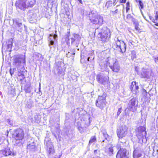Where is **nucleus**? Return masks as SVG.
<instances>
[{
  "label": "nucleus",
  "mask_w": 158,
  "mask_h": 158,
  "mask_svg": "<svg viewBox=\"0 0 158 158\" xmlns=\"http://www.w3.org/2000/svg\"><path fill=\"white\" fill-rule=\"evenodd\" d=\"M157 20L154 19H152V22L155 23V25L158 26V23L157 22Z\"/></svg>",
  "instance_id": "obj_43"
},
{
  "label": "nucleus",
  "mask_w": 158,
  "mask_h": 158,
  "mask_svg": "<svg viewBox=\"0 0 158 158\" xmlns=\"http://www.w3.org/2000/svg\"><path fill=\"white\" fill-rule=\"evenodd\" d=\"M78 3H80L81 4H83V2L82 0H77Z\"/></svg>",
  "instance_id": "obj_51"
},
{
  "label": "nucleus",
  "mask_w": 158,
  "mask_h": 158,
  "mask_svg": "<svg viewBox=\"0 0 158 158\" xmlns=\"http://www.w3.org/2000/svg\"><path fill=\"white\" fill-rule=\"evenodd\" d=\"M98 33L99 40L103 43L108 41L110 38L111 32L106 27H100L95 29V33Z\"/></svg>",
  "instance_id": "obj_1"
},
{
  "label": "nucleus",
  "mask_w": 158,
  "mask_h": 158,
  "mask_svg": "<svg viewBox=\"0 0 158 158\" xmlns=\"http://www.w3.org/2000/svg\"><path fill=\"white\" fill-rule=\"evenodd\" d=\"M15 5L17 8L21 10L24 8H27L26 3L25 2V1H24V0H18L17 1Z\"/></svg>",
  "instance_id": "obj_20"
},
{
  "label": "nucleus",
  "mask_w": 158,
  "mask_h": 158,
  "mask_svg": "<svg viewBox=\"0 0 158 158\" xmlns=\"http://www.w3.org/2000/svg\"><path fill=\"white\" fill-rule=\"evenodd\" d=\"M128 11V10H126V13H127V12Z\"/></svg>",
  "instance_id": "obj_62"
},
{
  "label": "nucleus",
  "mask_w": 158,
  "mask_h": 158,
  "mask_svg": "<svg viewBox=\"0 0 158 158\" xmlns=\"http://www.w3.org/2000/svg\"><path fill=\"white\" fill-rule=\"evenodd\" d=\"M121 145V144H120H120H119V143L117 145V147H118V148H121V145Z\"/></svg>",
  "instance_id": "obj_53"
},
{
  "label": "nucleus",
  "mask_w": 158,
  "mask_h": 158,
  "mask_svg": "<svg viewBox=\"0 0 158 158\" xmlns=\"http://www.w3.org/2000/svg\"><path fill=\"white\" fill-rule=\"evenodd\" d=\"M143 153L140 149L136 148L134 150L133 152V158H144V156Z\"/></svg>",
  "instance_id": "obj_18"
},
{
  "label": "nucleus",
  "mask_w": 158,
  "mask_h": 158,
  "mask_svg": "<svg viewBox=\"0 0 158 158\" xmlns=\"http://www.w3.org/2000/svg\"><path fill=\"white\" fill-rule=\"evenodd\" d=\"M105 141V140H103L102 141V142H104Z\"/></svg>",
  "instance_id": "obj_64"
},
{
  "label": "nucleus",
  "mask_w": 158,
  "mask_h": 158,
  "mask_svg": "<svg viewBox=\"0 0 158 158\" xmlns=\"http://www.w3.org/2000/svg\"><path fill=\"white\" fill-rule=\"evenodd\" d=\"M7 122L8 124L11 125H13V121L10 119H7Z\"/></svg>",
  "instance_id": "obj_41"
},
{
  "label": "nucleus",
  "mask_w": 158,
  "mask_h": 158,
  "mask_svg": "<svg viewBox=\"0 0 158 158\" xmlns=\"http://www.w3.org/2000/svg\"><path fill=\"white\" fill-rule=\"evenodd\" d=\"M12 136L15 139V143L17 145L19 146L22 145L24 142V131L22 129H18L15 130L12 135Z\"/></svg>",
  "instance_id": "obj_3"
},
{
  "label": "nucleus",
  "mask_w": 158,
  "mask_h": 158,
  "mask_svg": "<svg viewBox=\"0 0 158 158\" xmlns=\"http://www.w3.org/2000/svg\"><path fill=\"white\" fill-rule=\"evenodd\" d=\"M138 25H139V24H137V25H136V24H135V29L136 30H138Z\"/></svg>",
  "instance_id": "obj_52"
},
{
  "label": "nucleus",
  "mask_w": 158,
  "mask_h": 158,
  "mask_svg": "<svg viewBox=\"0 0 158 158\" xmlns=\"http://www.w3.org/2000/svg\"><path fill=\"white\" fill-rule=\"evenodd\" d=\"M137 106V100L135 98H133L129 101L127 108L130 111L134 112L136 110Z\"/></svg>",
  "instance_id": "obj_14"
},
{
  "label": "nucleus",
  "mask_w": 158,
  "mask_h": 158,
  "mask_svg": "<svg viewBox=\"0 0 158 158\" xmlns=\"http://www.w3.org/2000/svg\"><path fill=\"white\" fill-rule=\"evenodd\" d=\"M25 64V58L23 55H17L14 58L13 64L16 66L18 72H23Z\"/></svg>",
  "instance_id": "obj_4"
},
{
  "label": "nucleus",
  "mask_w": 158,
  "mask_h": 158,
  "mask_svg": "<svg viewBox=\"0 0 158 158\" xmlns=\"http://www.w3.org/2000/svg\"><path fill=\"white\" fill-rule=\"evenodd\" d=\"M0 154H2L5 156H7L9 155L14 156L15 154L10 150L9 148L7 147L5 149L0 151Z\"/></svg>",
  "instance_id": "obj_21"
},
{
  "label": "nucleus",
  "mask_w": 158,
  "mask_h": 158,
  "mask_svg": "<svg viewBox=\"0 0 158 158\" xmlns=\"http://www.w3.org/2000/svg\"><path fill=\"white\" fill-rule=\"evenodd\" d=\"M154 60L156 63H158V56L157 57L154 58Z\"/></svg>",
  "instance_id": "obj_48"
},
{
  "label": "nucleus",
  "mask_w": 158,
  "mask_h": 158,
  "mask_svg": "<svg viewBox=\"0 0 158 158\" xmlns=\"http://www.w3.org/2000/svg\"><path fill=\"white\" fill-rule=\"evenodd\" d=\"M15 69H13V70L11 68L10 69V73L11 76L14 74L15 71Z\"/></svg>",
  "instance_id": "obj_39"
},
{
  "label": "nucleus",
  "mask_w": 158,
  "mask_h": 158,
  "mask_svg": "<svg viewBox=\"0 0 158 158\" xmlns=\"http://www.w3.org/2000/svg\"><path fill=\"white\" fill-rule=\"evenodd\" d=\"M102 132L103 134V136H104L105 135H106L107 133L105 130H102Z\"/></svg>",
  "instance_id": "obj_45"
},
{
  "label": "nucleus",
  "mask_w": 158,
  "mask_h": 158,
  "mask_svg": "<svg viewBox=\"0 0 158 158\" xmlns=\"http://www.w3.org/2000/svg\"><path fill=\"white\" fill-rule=\"evenodd\" d=\"M133 17L130 14H128L127 15V19L128 20L132 19Z\"/></svg>",
  "instance_id": "obj_40"
},
{
  "label": "nucleus",
  "mask_w": 158,
  "mask_h": 158,
  "mask_svg": "<svg viewBox=\"0 0 158 158\" xmlns=\"http://www.w3.org/2000/svg\"><path fill=\"white\" fill-rule=\"evenodd\" d=\"M114 41L115 44L113 46L114 48L122 53L125 52L126 50V44L119 37H115Z\"/></svg>",
  "instance_id": "obj_7"
},
{
  "label": "nucleus",
  "mask_w": 158,
  "mask_h": 158,
  "mask_svg": "<svg viewBox=\"0 0 158 158\" xmlns=\"http://www.w3.org/2000/svg\"><path fill=\"white\" fill-rule=\"evenodd\" d=\"M26 3L27 8L32 7L35 4V0H24Z\"/></svg>",
  "instance_id": "obj_24"
},
{
  "label": "nucleus",
  "mask_w": 158,
  "mask_h": 158,
  "mask_svg": "<svg viewBox=\"0 0 158 158\" xmlns=\"http://www.w3.org/2000/svg\"><path fill=\"white\" fill-rule=\"evenodd\" d=\"M121 112H122V108H119L118 109V112H117V114L118 116L121 113Z\"/></svg>",
  "instance_id": "obj_44"
},
{
  "label": "nucleus",
  "mask_w": 158,
  "mask_h": 158,
  "mask_svg": "<svg viewBox=\"0 0 158 158\" xmlns=\"http://www.w3.org/2000/svg\"><path fill=\"white\" fill-rule=\"evenodd\" d=\"M87 57L85 56V58L87 59V61L89 62L93 67H94V59L95 56L94 52L91 51L88 52L86 54Z\"/></svg>",
  "instance_id": "obj_17"
},
{
  "label": "nucleus",
  "mask_w": 158,
  "mask_h": 158,
  "mask_svg": "<svg viewBox=\"0 0 158 158\" xmlns=\"http://www.w3.org/2000/svg\"><path fill=\"white\" fill-rule=\"evenodd\" d=\"M77 128L80 133H82L85 130V128L84 127H82L83 123L81 124L79 123H77Z\"/></svg>",
  "instance_id": "obj_28"
},
{
  "label": "nucleus",
  "mask_w": 158,
  "mask_h": 158,
  "mask_svg": "<svg viewBox=\"0 0 158 158\" xmlns=\"http://www.w3.org/2000/svg\"><path fill=\"white\" fill-rule=\"evenodd\" d=\"M139 88V87L137 85L135 81H133L131 83V84L130 87V89L133 94H137L138 93Z\"/></svg>",
  "instance_id": "obj_22"
},
{
  "label": "nucleus",
  "mask_w": 158,
  "mask_h": 158,
  "mask_svg": "<svg viewBox=\"0 0 158 158\" xmlns=\"http://www.w3.org/2000/svg\"><path fill=\"white\" fill-rule=\"evenodd\" d=\"M58 36L57 35L50 34L48 38V45L50 48L49 52H53L57 46Z\"/></svg>",
  "instance_id": "obj_6"
},
{
  "label": "nucleus",
  "mask_w": 158,
  "mask_h": 158,
  "mask_svg": "<svg viewBox=\"0 0 158 158\" xmlns=\"http://www.w3.org/2000/svg\"><path fill=\"white\" fill-rule=\"evenodd\" d=\"M129 43H130L132 45H133V42L132 41H129Z\"/></svg>",
  "instance_id": "obj_57"
},
{
  "label": "nucleus",
  "mask_w": 158,
  "mask_h": 158,
  "mask_svg": "<svg viewBox=\"0 0 158 158\" xmlns=\"http://www.w3.org/2000/svg\"><path fill=\"white\" fill-rule=\"evenodd\" d=\"M33 102L32 100L30 99L27 101V104L26 105V107L28 108H31L32 106L33 105Z\"/></svg>",
  "instance_id": "obj_29"
},
{
  "label": "nucleus",
  "mask_w": 158,
  "mask_h": 158,
  "mask_svg": "<svg viewBox=\"0 0 158 158\" xmlns=\"http://www.w3.org/2000/svg\"><path fill=\"white\" fill-rule=\"evenodd\" d=\"M109 65L112 71L117 73L120 70V66L118 61L115 58H111L110 57L109 60Z\"/></svg>",
  "instance_id": "obj_11"
},
{
  "label": "nucleus",
  "mask_w": 158,
  "mask_h": 158,
  "mask_svg": "<svg viewBox=\"0 0 158 158\" xmlns=\"http://www.w3.org/2000/svg\"><path fill=\"white\" fill-rule=\"evenodd\" d=\"M2 140L1 138L0 137V145L2 144Z\"/></svg>",
  "instance_id": "obj_56"
},
{
  "label": "nucleus",
  "mask_w": 158,
  "mask_h": 158,
  "mask_svg": "<svg viewBox=\"0 0 158 158\" xmlns=\"http://www.w3.org/2000/svg\"><path fill=\"white\" fill-rule=\"evenodd\" d=\"M44 148L48 155H53L55 152L53 145L51 140L46 138L44 140Z\"/></svg>",
  "instance_id": "obj_10"
},
{
  "label": "nucleus",
  "mask_w": 158,
  "mask_h": 158,
  "mask_svg": "<svg viewBox=\"0 0 158 158\" xmlns=\"http://www.w3.org/2000/svg\"><path fill=\"white\" fill-rule=\"evenodd\" d=\"M89 14V17L90 18L92 17L90 19L91 23L94 24H98L102 25L103 24V19L102 16L98 15L96 13V10H90Z\"/></svg>",
  "instance_id": "obj_5"
},
{
  "label": "nucleus",
  "mask_w": 158,
  "mask_h": 158,
  "mask_svg": "<svg viewBox=\"0 0 158 158\" xmlns=\"http://www.w3.org/2000/svg\"><path fill=\"white\" fill-rule=\"evenodd\" d=\"M137 3H139L138 4L140 9L141 10V9H143V2L139 0L138 1Z\"/></svg>",
  "instance_id": "obj_34"
},
{
  "label": "nucleus",
  "mask_w": 158,
  "mask_h": 158,
  "mask_svg": "<svg viewBox=\"0 0 158 158\" xmlns=\"http://www.w3.org/2000/svg\"><path fill=\"white\" fill-rule=\"evenodd\" d=\"M118 138V142L119 143H122L123 144L125 143L126 142V140H125V139H123V137H120Z\"/></svg>",
  "instance_id": "obj_36"
},
{
  "label": "nucleus",
  "mask_w": 158,
  "mask_h": 158,
  "mask_svg": "<svg viewBox=\"0 0 158 158\" xmlns=\"http://www.w3.org/2000/svg\"><path fill=\"white\" fill-rule=\"evenodd\" d=\"M110 57H108L105 61L100 63L99 64L102 71H106L108 70V64H109V60H110Z\"/></svg>",
  "instance_id": "obj_19"
},
{
  "label": "nucleus",
  "mask_w": 158,
  "mask_h": 158,
  "mask_svg": "<svg viewBox=\"0 0 158 158\" xmlns=\"http://www.w3.org/2000/svg\"><path fill=\"white\" fill-rule=\"evenodd\" d=\"M107 96V94L105 93H103L101 95L98 96L95 102L96 105L97 107L101 109H103L105 107L106 103V98Z\"/></svg>",
  "instance_id": "obj_9"
},
{
  "label": "nucleus",
  "mask_w": 158,
  "mask_h": 158,
  "mask_svg": "<svg viewBox=\"0 0 158 158\" xmlns=\"http://www.w3.org/2000/svg\"><path fill=\"white\" fill-rule=\"evenodd\" d=\"M12 46V42H10V43L8 44L7 45V49L9 51H11Z\"/></svg>",
  "instance_id": "obj_37"
},
{
  "label": "nucleus",
  "mask_w": 158,
  "mask_h": 158,
  "mask_svg": "<svg viewBox=\"0 0 158 158\" xmlns=\"http://www.w3.org/2000/svg\"><path fill=\"white\" fill-rule=\"evenodd\" d=\"M35 145L34 142H33L32 143L27 145V148L30 150H34L35 149Z\"/></svg>",
  "instance_id": "obj_31"
},
{
  "label": "nucleus",
  "mask_w": 158,
  "mask_h": 158,
  "mask_svg": "<svg viewBox=\"0 0 158 158\" xmlns=\"http://www.w3.org/2000/svg\"><path fill=\"white\" fill-rule=\"evenodd\" d=\"M157 12H156V15L155 16L154 19L158 20V15L157 13Z\"/></svg>",
  "instance_id": "obj_46"
},
{
  "label": "nucleus",
  "mask_w": 158,
  "mask_h": 158,
  "mask_svg": "<svg viewBox=\"0 0 158 158\" xmlns=\"http://www.w3.org/2000/svg\"><path fill=\"white\" fill-rule=\"evenodd\" d=\"M127 0H119V2L121 3H125Z\"/></svg>",
  "instance_id": "obj_49"
},
{
  "label": "nucleus",
  "mask_w": 158,
  "mask_h": 158,
  "mask_svg": "<svg viewBox=\"0 0 158 158\" xmlns=\"http://www.w3.org/2000/svg\"><path fill=\"white\" fill-rule=\"evenodd\" d=\"M140 12H141V14H142V15H143V17L144 18V15H143V12H142V10H140Z\"/></svg>",
  "instance_id": "obj_58"
},
{
  "label": "nucleus",
  "mask_w": 158,
  "mask_h": 158,
  "mask_svg": "<svg viewBox=\"0 0 158 158\" xmlns=\"http://www.w3.org/2000/svg\"><path fill=\"white\" fill-rule=\"evenodd\" d=\"M131 21L134 24H138V21L136 19H135L134 18H132V19L131 20Z\"/></svg>",
  "instance_id": "obj_38"
},
{
  "label": "nucleus",
  "mask_w": 158,
  "mask_h": 158,
  "mask_svg": "<svg viewBox=\"0 0 158 158\" xmlns=\"http://www.w3.org/2000/svg\"><path fill=\"white\" fill-rule=\"evenodd\" d=\"M146 128L144 127L140 126L137 128L136 135L139 139L140 143H145L146 142V132L145 131Z\"/></svg>",
  "instance_id": "obj_8"
},
{
  "label": "nucleus",
  "mask_w": 158,
  "mask_h": 158,
  "mask_svg": "<svg viewBox=\"0 0 158 158\" xmlns=\"http://www.w3.org/2000/svg\"><path fill=\"white\" fill-rule=\"evenodd\" d=\"M128 152L125 148H120L116 155V158H128Z\"/></svg>",
  "instance_id": "obj_16"
},
{
  "label": "nucleus",
  "mask_w": 158,
  "mask_h": 158,
  "mask_svg": "<svg viewBox=\"0 0 158 158\" xmlns=\"http://www.w3.org/2000/svg\"><path fill=\"white\" fill-rule=\"evenodd\" d=\"M104 137L105 138V139L106 140L107 142H109L110 141L111 139V136L107 134L106 135H104Z\"/></svg>",
  "instance_id": "obj_35"
},
{
  "label": "nucleus",
  "mask_w": 158,
  "mask_h": 158,
  "mask_svg": "<svg viewBox=\"0 0 158 158\" xmlns=\"http://www.w3.org/2000/svg\"><path fill=\"white\" fill-rule=\"evenodd\" d=\"M85 57V56L83 55L82 54H81V61H82V59L84 58V57Z\"/></svg>",
  "instance_id": "obj_50"
},
{
  "label": "nucleus",
  "mask_w": 158,
  "mask_h": 158,
  "mask_svg": "<svg viewBox=\"0 0 158 158\" xmlns=\"http://www.w3.org/2000/svg\"><path fill=\"white\" fill-rule=\"evenodd\" d=\"M24 90L27 93H30L31 91V87L30 86H26L25 87Z\"/></svg>",
  "instance_id": "obj_33"
},
{
  "label": "nucleus",
  "mask_w": 158,
  "mask_h": 158,
  "mask_svg": "<svg viewBox=\"0 0 158 158\" xmlns=\"http://www.w3.org/2000/svg\"><path fill=\"white\" fill-rule=\"evenodd\" d=\"M143 94L144 96H145L147 95V92L146 90H145L144 89H143Z\"/></svg>",
  "instance_id": "obj_47"
},
{
  "label": "nucleus",
  "mask_w": 158,
  "mask_h": 158,
  "mask_svg": "<svg viewBox=\"0 0 158 158\" xmlns=\"http://www.w3.org/2000/svg\"><path fill=\"white\" fill-rule=\"evenodd\" d=\"M130 3L128 2L126 3V10H129L130 8Z\"/></svg>",
  "instance_id": "obj_42"
},
{
  "label": "nucleus",
  "mask_w": 158,
  "mask_h": 158,
  "mask_svg": "<svg viewBox=\"0 0 158 158\" xmlns=\"http://www.w3.org/2000/svg\"><path fill=\"white\" fill-rule=\"evenodd\" d=\"M24 42L23 40H17L15 42V49H18L23 45Z\"/></svg>",
  "instance_id": "obj_26"
},
{
  "label": "nucleus",
  "mask_w": 158,
  "mask_h": 158,
  "mask_svg": "<svg viewBox=\"0 0 158 158\" xmlns=\"http://www.w3.org/2000/svg\"><path fill=\"white\" fill-rule=\"evenodd\" d=\"M35 15V14H32V16L31 17V19H34L35 18V17H34V16Z\"/></svg>",
  "instance_id": "obj_55"
},
{
  "label": "nucleus",
  "mask_w": 158,
  "mask_h": 158,
  "mask_svg": "<svg viewBox=\"0 0 158 158\" xmlns=\"http://www.w3.org/2000/svg\"><path fill=\"white\" fill-rule=\"evenodd\" d=\"M44 12H45H45L46 11H47V10H44Z\"/></svg>",
  "instance_id": "obj_63"
},
{
  "label": "nucleus",
  "mask_w": 158,
  "mask_h": 158,
  "mask_svg": "<svg viewBox=\"0 0 158 158\" xmlns=\"http://www.w3.org/2000/svg\"><path fill=\"white\" fill-rule=\"evenodd\" d=\"M108 147V148L106 150L109 156H112L114 154V148L115 147L112 144H109Z\"/></svg>",
  "instance_id": "obj_25"
},
{
  "label": "nucleus",
  "mask_w": 158,
  "mask_h": 158,
  "mask_svg": "<svg viewBox=\"0 0 158 158\" xmlns=\"http://www.w3.org/2000/svg\"><path fill=\"white\" fill-rule=\"evenodd\" d=\"M13 22L16 24L15 26V29L19 31H21L23 28V25L21 23L19 22L18 19H13Z\"/></svg>",
  "instance_id": "obj_23"
},
{
  "label": "nucleus",
  "mask_w": 158,
  "mask_h": 158,
  "mask_svg": "<svg viewBox=\"0 0 158 158\" xmlns=\"http://www.w3.org/2000/svg\"><path fill=\"white\" fill-rule=\"evenodd\" d=\"M116 2V0H110L106 2V6L107 7L111 6Z\"/></svg>",
  "instance_id": "obj_30"
},
{
  "label": "nucleus",
  "mask_w": 158,
  "mask_h": 158,
  "mask_svg": "<svg viewBox=\"0 0 158 158\" xmlns=\"http://www.w3.org/2000/svg\"><path fill=\"white\" fill-rule=\"evenodd\" d=\"M98 152H99V151L98 150H95L94 151V153L95 154H97L98 153Z\"/></svg>",
  "instance_id": "obj_54"
},
{
  "label": "nucleus",
  "mask_w": 158,
  "mask_h": 158,
  "mask_svg": "<svg viewBox=\"0 0 158 158\" xmlns=\"http://www.w3.org/2000/svg\"><path fill=\"white\" fill-rule=\"evenodd\" d=\"M135 54L134 56V57H135Z\"/></svg>",
  "instance_id": "obj_61"
},
{
  "label": "nucleus",
  "mask_w": 158,
  "mask_h": 158,
  "mask_svg": "<svg viewBox=\"0 0 158 158\" xmlns=\"http://www.w3.org/2000/svg\"><path fill=\"white\" fill-rule=\"evenodd\" d=\"M153 71H152L151 73L148 70L142 68L140 73H139L141 78H146L147 79L149 78L151 76H153L154 74H156V73H154L153 74Z\"/></svg>",
  "instance_id": "obj_15"
},
{
  "label": "nucleus",
  "mask_w": 158,
  "mask_h": 158,
  "mask_svg": "<svg viewBox=\"0 0 158 158\" xmlns=\"http://www.w3.org/2000/svg\"><path fill=\"white\" fill-rule=\"evenodd\" d=\"M96 79L99 83L103 85L107 84L109 81V77L102 73L97 75Z\"/></svg>",
  "instance_id": "obj_13"
},
{
  "label": "nucleus",
  "mask_w": 158,
  "mask_h": 158,
  "mask_svg": "<svg viewBox=\"0 0 158 158\" xmlns=\"http://www.w3.org/2000/svg\"><path fill=\"white\" fill-rule=\"evenodd\" d=\"M96 140V138L95 136H92V137L89 142V145H90L92 143H94Z\"/></svg>",
  "instance_id": "obj_32"
},
{
  "label": "nucleus",
  "mask_w": 158,
  "mask_h": 158,
  "mask_svg": "<svg viewBox=\"0 0 158 158\" xmlns=\"http://www.w3.org/2000/svg\"><path fill=\"white\" fill-rule=\"evenodd\" d=\"M65 41L67 44L69 46L71 42L72 45L77 47L79 44V42L81 39L80 35L77 34L73 33L72 35H70L69 31L67 32L64 37Z\"/></svg>",
  "instance_id": "obj_2"
},
{
  "label": "nucleus",
  "mask_w": 158,
  "mask_h": 158,
  "mask_svg": "<svg viewBox=\"0 0 158 158\" xmlns=\"http://www.w3.org/2000/svg\"><path fill=\"white\" fill-rule=\"evenodd\" d=\"M128 128L125 125H122L117 129V133L118 138L124 137L127 133Z\"/></svg>",
  "instance_id": "obj_12"
},
{
  "label": "nucleus",
  "mask_w": 158,
  "mask_h": 158,
  "mask_svg": "<svg viewBox=\"0 0 158 158\" xmlns=\"http://www.w3.org/2000/svg\"><path fill=\"white\" fill-rule=\"evenodd\" d=\"M51 14H52V13H50V14H49V15L50 16H51Z\"/></svg>",
  "instance_id": "obj_60"
},
{
  "label": "nucleus",
  "mask_w": 158,
  "mask_h": 158,
  "mask_svg": "<svg viewBox=\"0 0 158 158\" xmlns=\"http://www.w3.org/2000/svg\"><path fill=\"white\" fill-rule=\"evenodd\" d=\"M93 158H100L98 156H97L96 157H93Z\"/></svg>",
  "instance_id": "obj_59"
},
{
  "label": "nucleus",
  "mask_w": 158,
  "mask_h": 158,
  "mask_svg": "<svg viewBox=\"0 0 158 158\" xmlns=\"http://www.w3.org/2000/svg\"><path fill=\"white\" fill-rule=\"evenodd\" d=\"M75 50L74 49L71 50L70 52H68V53H67L66 54V57L68 58L71 57L72 58H73L75 54Z\"/></svg>",
  "instance_id": "obj_27"
}]
</instances>
